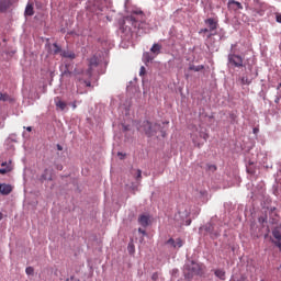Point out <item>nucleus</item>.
I'll return each mask as SVG.
<instances>
[{"instance_id":"nucleus-18","label":"nucleus","mask_w":281,"mask_h":281,"mask_svg":"<svg viewBox=\"0 0 281 281\" xmlns=\"http://www.w3.org/2000/svg\"><path fill=\"white\" fill-rule=\"evenodd\" d=\"M150 52H151L153 54H159V52H161V45H159V44H154V45L151 46V48H150Z\"/></svg>"},{"instance_id":"nucleus-42","label":"nucleus","mask_w":281,"mask_h":281,"mask_svg":"<svg viewBox=\"0 0 281 281\" xmlns=\"http://www.w3.org/2000/svg\"><path fill=\"white\" fill-rule=\"evenodd\" d=\"M57 170H63V166H57Z\"/></svg>"},{"instance_id":"nucleus-35","label":"nucleus","mask_w":281,"mask_h":281,"mask_svg":"<svg viewBox=\"0 0 281 281\" xmlns=\"http://www.w3.org/2000/svg\"><path fill=\"white\" fill-rule=\"evenodd\" d=\"M83 83L86 85V87H91V81L85 80Z\"/></svg>"},{"instance_id":"nucleus-29","label":"nucleus","mask_w":281,"mask_h":281,"mask_svg":"<svg viewBox=\"0 0 281 281\" xmlns=\"http://www.w3.org/2000/svg\"><path fill=\"white\" fill-rule=\"evenodd\" d=\"M139 76H146V67L144 66L140 67Z\"/></svg>"},{"instance_id":"nucleus-13","label":"nucleus","mask_w":281,"mask_h":281,"mask_svg":"<svg viewBox=\"0 0 281 281\" xmlns=\"http://www.w3.org/2000/svg\"><path fill=\"white\" fill-rule=\"evenodd\" d=\"M40 181H52V171H49V169H46L41 176Z\"/></svg>"},{"instance_id":"nucleus-26","label":"nucleus","mask_w":281,"mask_h":281,"mask_svg":"<svg viewBox=\"0 0 281 281\" xmlns=\"http://www.w3.org/2000/svg\"><path fill=\"white\" fill-rule=\"evenodd\" d=\"M136 181H142V170L139 169L136 171Z\"/></svg>"},{"instance_id":"nucleus-23","label":"nucleus","mask_w":281,"mask_h":281,"mask_svg":"<svg viewBox=\"0 0 281 281\" xmlns=\"http://www.w3.org/2000/svg\"><path fill=\"white\" fill-rule=\"evenodd\" d=\"M144 58L146 63H150L153 60V56H150V53H145Z\"/></svg>"},{"instance_id":"nucleus-24","label":"nucleus","mask_w":281,"mask_h":281,"mask_svg":"<svg viewBox=\"0 0 281 281\" xmlns=\"http://www.w3.org/2000/svg\"><path fill=\"white\" fill-rule=\"evenodd\" d=\"M240 82H241V85H251V81H249V78H247V77H241Z\"/></svg>"},{"instance_id":"nucleus-28","label":"nucleus","mask_w":281,"mask_h":281,"mask_svg":"<svg viewBox=\"0 0 281 281\" xmlns=\"http://www.w3.org/2000/svg\"><path fill=\"white\" fill-rule=\"evenodd\" d=\"M151 280L153 281H158L159 280V273L154 272L153 276H151Z\"/></svg>"},{"instance_id":"nucleus-17","label":"nucleus","mask_w":281,"mask_h":281,"mask_svg":"<svg viewBox=\"0 0 281 281\" xmlns=\"http://www.w3.org/2000/svg\"><path fill=\"white\" fill-rule=\"evenodd\" d=\"M214 274H215L216 278H218L220 280H225V272H224V270L217 269V270H215Z\"/></svg>"},{"instance_id":"nucleus-21","label":"nucleus","mask_w":281,"mask_h":281,"mask_svg":"<svg viewBox=\"0 0 281 281\" xmlns=\"http://www.w3.org/2000/svg\"><path fill=\"white\" fill-rule=\"evenodd\" d=\"M60 52H61L60 46H58V44H53V53L60 54Z\"/></svg>"},{"instance_id":"nucleus-45","label":"nucleus","mask_w":281,"mask_h":281,"mask_svg":"<svg viewBox=\"0 0 281 281\" xmlns=\"http://www.w3.org/2000/svg\"><path fill=\"white\" fill-rule=\"evenodd\" d=\"M77 93H82V91H80V89H79V88H77Z\"/></svg>"},{"instance_id":"nucleus-12","label":"nucleus","mask_w":281,"mask_h":281,"mask_svg":"<svg viewBox=\"0 0 281 281\" xmlns=\"http://www.w3.org/2000/svg\"><path fill=\"white\" fill-rule=\"evenodd\" d=\"M55 105L57 106V109H60V111H65V109H67V103L63 100H60V98H55Z\"/></svg>"},{"instance_id":"nucleus-30","label":"nucleus","mask_w":281,"mask_h":281,"mask_svg":"<svg viewBox=\"0 0 281 281\" xmlns=\"http://www.w3.org/2000/svg\"><path fill=\"white\" fill-rule=\"evenodd\" d=\"M276 21H277V23H281V14L280 13H276Z\"/></svg>"},{"instance_id":"nucleus-31","label":"nucleus","mask_w":281,"mask_h":281,"mask_svg":"<svg viewBox=\"0 0 281 281\" xmlns=\"http://www.w3.org/2000/svg\"><path fill=\"white\" fill-rule=\"evenodd\" d=\"M117 157H120V159H125L126 154H123V153L119 151Z\"/></svg>"},{"instance_id":"nucleus-1","label":"nucleus","mask_w":281,"mask_h":281,"mask_svg":"<svg viewBox=\"0 0 281 281\" xmlns=\"http://www.w3.org/2000/svg\"><path fill=\"white\" fill-rule=\"evenodd\" d=\"M138 131L140 133H145L147 137H155V135L156 137H159V135H161V137H166V132L161 130V125L158 123H150L149 121H144L138 127Z\"/></svg>"},{"instance_id":"nucleus-22","label":"nucleus","mask_w":281,"mask_h":281,"mask_svg":"<svg viewBox=\"0 0 281 281\" xmlns=\"http://www.w3.org/2000/svg\"><path fill=\"white\" fill-rule=\"evenodd\" d=\"M25 273H26V276H34V268L33 267H26Z\"/></svg>"},{"instance_id":"nucleus-36","label":"nucleus","mask_w":281,"mask_h":281,"mask_svg":"<svg viewBox=\"0 0 281 281\" xmlns=\"http://www.w3.org/2000/svg\"><path fill=\"white\" fill-rule=\"evenodd\" d=\"M133 14H144L143 11H134Z\"/></svg>"},{"instance_id":"nucleus-5","label":"nucleus","mask_w":281,"mask_h":281,"mask_svg":"<svg viewBox=\"0 0 281 281\" xmlns=\"http://www.w3.org/2000/svg\"><path fill=\"white\" fill-rule=\"evenodd\" d=\"M14 0H0V14H5L12 10Z\"/></svg>"},{"instance_id":"nucleus-41","label":"nucleus","mask_w":281,"mask_h":281,"mask_svg":"<svg viewBox=\"0 0 281 281\" xmlns=\"http://www.w3.org/2000/svg\"><path fill=\"white\" fill-rule=\"evenodd\" d=\"M0 221H3V213L0 212Z\"/></svg>"},{"instance_id":"nucleus-39","label":"nucleus","mask_w":281,"mask_h":281,"mask_svg":"<svg viewBox=\"0 0 281 281\" xmlns=\"http://www.w3.org/2000/svg\"><path fill=\"white\" fill-rule=\"evenodd\" d=\"M162 124H164V126H168L170 124V122H164Z\"/></svg>"},{"instance_id":"nucleus-8","label":"nucleus","mask_w":281,"mask_h":281,"mask_svg":"<svg viewBox=\"0 0 281 281\" xmlns=\"http://www.w3.org/2000/svg\"><path fill=\"white\" fill-rule=\"evenodd\" d=\"M204 23L207 25L210 32H214V30L218 29V22L215 21L214 18L206 19Z\"/></svg>"},{"instance_id":"nucleus-43","label":"nucleus","mask_w":281,"mask_h":281,"mask_svg":"<svg viewBox=\"0 0 281 281\" xmlns=\"http://www.w3.org/2000/svg\"><path fill=\"white\" fill-rule=\"evenodd\" d=\"M258 131H259V130H258L257 127L254 128V133H255V134L258 133Z\"/></svg>"},{"instance_id":"nucleus-46","label":"nucleus","mask_w":281,"mask_h":281,"mask_svg":"<svg viewBox=\"0 0 281 281\" xmlns=\"http://www.w3.org/2000/svg\"><path fill=\"white\" fill-rule=\"evenodd\" d=\"M190 223H191L190 221H189V222H187V225H190Z\"/></svg>"},{"instance_id":"nucleus-2","label":"nucleus","mask_w":281,"mask_h":281,"mask_svg":"<svg viewBox=\"0 0 281 281\" xmlns=\"http://www.w3.org/2000/svg\"><path fill=\"white\" fill-rule=\"evenodd\" d=\"M98 65H100V59H98V56H92L88 59V69L86 71L75 69L74 72H71L66 70L64 71V76H79V74H86L88 78H91V76H93V69L98 68Z\"/></svg>"},{"instance_id":"nucleus-14","label":"nucleus","mask_w":281,"mask_h":281,"mask_svg":"<svg viewBox=\"0 0 281 281\" xmlns=\"http://www.w3.org/2000/svg\"><path fill=\"white\" fill-rule=\"evenodd\" d=\"M24 14H26V16H34V4L27 3Z\"/></svg>"},{"instance_id":"nucleus-19","label":"nucleus","mask_w":281,"mask_h":281,"mask_svg":"<svg viewBox=\"0 0 281 281\" xmlns=\"http://www.w3.org/2000/svg\"><path fill=\"white\" fill-rule=\"evenodd\" d=\"M10 100V95L8 93H0V101L8 102Z\"/></svg>"},{"instance_id":"nucleus-10","label":"nucleus","mask_w":281,"mask_h":281,"mask_svg":"<svg viewBox=\"0 0 281 281\" xmlns=\"http://www.w3.org/2000/svg\"><path fill=\"white\" fill-rule=\"evenodd\" d=\"M11 192L12 186L5 183L0 184V194H2L3 196H8V194H10Z\"/></svg>"},{"instance_id":"nucleus-3","label":"nucleus","mask_w":281,"mask_h":281,"mask_svg":"<svg viewBox=\"0 0 281 281\" xmlns=\"http://www.w3.org/2000/svg\"><path fill=\"white\" fill-rule=\"evenodd\" d=\"M188 278H192V276H199V273H201V266H199V263L191 261L190 265L187 263L184 266Z\"/></svg>"},{"instance_id":"nucleus-9","label":"nucleus","mask_w":281,"mask_h":281,"mask_svg":"<svg viewBox=\"0 0 281 281\" xmlns=\"http://www.w3.org/2000/svg\"><path fill=\"white\" fill-rule=\"evenodd\" d=\"M138 223L142 227H148L150 225V215H139L138 216Z\"/></svg>"},{"instance_id":"nucleus-27","label":"nucleus","mask_w":281,"mask_h":281,"mask_svg":"<svg viewBox=\"0 0 281 281\" xmlns=\"http://www.w3.org/2000/svg\"><path fill=\"white\" fill-rule=\"evenodd\" d=\"M167 245H171V247L175 248L176 240L173 238H169L168 241H167Z\"/></svg>"},{"instance_id":"nucleus-32","label":"nucleus","mask_w":281,"mask_h":281,"mask_svg":"<svg viewBox=\"0 0 281 281\" xmlns=\"http://www.w3.org/2000/svg\"><path fill=\"white\" fill-rule=\"evenodd\" d=\"M210 32V29H201L200 34H207Z\"/></svg>"},{"instance_id":"nucleus-6","label":"nucleus","mask_w":281,"mask_h":281,"mask_svg":"<svg viewBox=\"0 0 281 281\" xmlns=\"http://www.w3.org/2000/svg\"><path fill=\"white\" fill-rule=\"evenodd\" d=\"M273 239H271V243L274 245V247H278L279 251H281V229L274 228L272 231Z\"/></svg>"},{"instance_id":"nucleus-7","label":"nucleus","mask_w":281,"mask_h":281,"mask_svg":"<svg viewBox=\"0 0 281 281\" xmlns=\"http://www.w3.org/2000/svg\"><path fill=\"white\" fill-rule=\"evenodd\" d=\"M0 166V175H8V172H12V161H3Z\"/></svg>"},{"instance_id":"nucleus-15","label":"nucleus","mask_w":281,"mask_h":281,"mask_svg":"<svg viewBox=\"0 0 281 281\" xmlns=\"http://www.w3.org/2000/svg\"><path fill=\"white\" fill-rule=\"evenodd\" d=\"M61 56L64 58H70V60H74V58H76V53L70 50H64L61 52Z\"/></svg>"},{"instance_id":"nucleus-11","label":"nucleus","mask_w":281,"mask_h":281,"mask_svg":"<svg viewBox=\"0 0 281 281\" xmlns=\"http://www.w3.org/2000/svg\"><path fill=\"white\" fill-rule=\"evenodd\" d=\"M228 8L232 10H243V4L236 0H228Z\"/></svg>"},{"instance_id":"nucleus-40","label":"nucleus","mask_w":281,"mask_h":281,"mask_svg":"<svg viewBox=\"0 0 281 281\" xmlns=\"http://www.w3.org/2000/svg\"><path fill=\"white\" fill-rule=\"evenodd\" d=\"M57 149H58V150H63V146L57 145Z\"/></svg>"},{"instance_id":"nucleus-37","label":"nucleus","mask_w":281,"mask_h":281,"mask_svg":"<svg viewBox=\"0 0 281 281\" xmlns=\"http://www.w3.org/2000/svg\"><path fill=\"white\" fill-rule=\"evenodd\" d=\"M210 170H216V166L212 165V166L210 167Z\"/></svg>"},{"instance_id":"nucleus-38","label":"nucleus","mask_w":281,"mask_h":281,"mask_svg":"<svg viewBox=\"0 0 281 281\" xmlns=\"http://www.w3.org/2000/svg\"><path fill=\"white\" fill-rule=\"evenodd\" d=\"M26 131H29V133H32V126L26 127Z\"/></svg>"},{"instance_id":"nucleus-20","label":"nucleus","mask_w":281,"mask_h":281,"mask_svg":"<svg viewBox=\"0 0 281 281\" xmlns=\"http://www.w3.org/2000/svg\"><path fill=\"white\" fill-rule=\"evenodd\" d=\"M183 247V240H181V238H177L176 239V244L173 245V248L177 249Z\"/></svg>"},{"instance_id":"nucleus-25","label":"nucleus","mask_w":281,"mask_h":281,"mask_svg":"<svg viewBox=\"0 0 281 281\" xmlns=\"http://www.w3.org/2000/svg\"><path fill=\"white\" fill-rule=\"evenodd\" d=\"M127 249L130 254H135V246L133 244H128Z\"/></svg>"},{"instance_id":"nucleus-44","label":"nucleus","mask_w":281,"mask_h":281,"mask_svg":"<svg viewBox=\"0 0 281 281\" xmlns=\"http://www.w3.org/2000/svg\"><path fill=\"white\" fill-rule=\"evenodd\" d=\"M247 172H249L250 175H254V171H251V169H248Z\"/></svg>"},{"instance_id":"nucleus-4","label":"nucleus","mask_w":281,"mask_h":281,"mask_svg":"<svg viewBox=\"0 0 281 281\" xmlns=\"http://www.w3.org/2000/svg\"><path fill=\"white\" fill-rule=\"evenodd\" d=\"M228 63H229V65H232L233 67H237L238 69L244 67L243 57H240L239 55H236V54L228 55Z\"/></svg>"},{"instance_id":"nucleus-34","label":"nucleus","mask_w":281,"mask_h":281,"mask_svg":"<svg viewBox=\"0 0 281 281\" xmlns=\"http://www.w3.org/2000/svg\"><path fill=\"white\" fill-rule=\"evenodd\" d=\"M139 234H143V236H146V231H144L143 228H138Z\"/></svg>"},{"instance_id":"nucleus-33","label":"nucleus","mask_w":281,"mask_h":281,"mask_svg":"<svg viewBox=\"0 0 281 281\" xmlns=\"http://www.w3.org/2000/svg\"><path fill=\"white\" fill-rule=\"evenodd\" d=\"M130 21H132V23H137V19H135V15H131Z\"/></svg>"},{"instance_id":"nucleus-16","label":"nucleus","mask_w":281,"mask_h":281,"mask_svg":"<svg viewBox=\"0 0 281 281\" xmlns=\"http://www.w3.org/2000/svg\"><path fill=\"white\" fill-rule=\"evenodd\" d=\"M203 69H205V66H204V65H200V66L191 65V66L189 67V70H190V71H203Z\"/></svg>"}]
</instances>
